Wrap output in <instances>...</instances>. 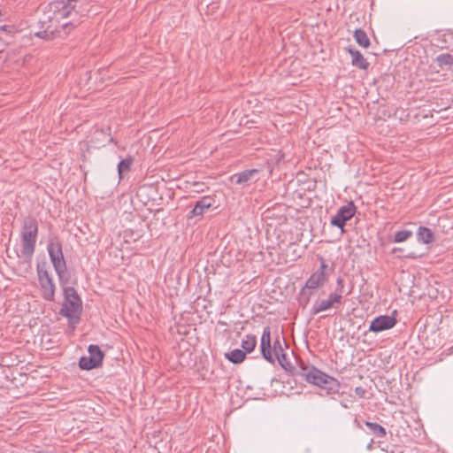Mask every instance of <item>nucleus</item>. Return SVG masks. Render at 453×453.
<instances>
[{
  "mask_svg": "<svg viewBox=\"0 0 453 453\" xmlns=\"http://www.w3.org/2000/svg\"><path fill=\"white\" fill-rule=\"evenodd\" d=\"M47 250L58 274L59 284L63 288L64 303L59 314L68 319L69 325H76L81 319L82 301L76 289L73 287L67 286L70 281V274L67 272L66 262L59 240L58 238L50 239Z\"/></svg>",
  "mask_w": 453,
  "mask_h": 453,
  "instance_id": "1",
  "label": "nucleus"
},
{
  "mask_svg": "<svg viewBox=\"0 0 453 453\" xmlns=\"http://www.w3.org/2000/svg\"><path fill=\"white\" fill-rule=\"evenodd\" d=\"M297 374L303 377L308 383L319 387L321 390L319 393L321 396H328L333 400H337L344 395V392H341V383L337 379L313 365L308 366L301 362Z\"/></svg>",
  "mask_w": 453,
  "mask_h": 453,
  "instance_id": "2",
  "label": "nucleus"
},
{
  "mask_svg": "<svg viewBox=\"0 0 453 453\" xmlns=\"http://www.w3.org/2000/svg\"><path fill=\"white\" fill-rule=\"evenodd\" d=\"M88 356H82L79 360V367L81 370H93L102 365L105 357L104 351L99 346L90 344L88 348Z\"/></svg>",
  "mask_w": 453,
  "mask_h": 453,
  "instance_id": "3",
  "label": "nucleus"
},
{
  "mask_svg": "<svg viewBox=\"0 0 453 453\" xmlns=\"http://www.w3.org/2000/svg\"><path fill=\"white\" fill-rule=\"evenodd\" d=\"M357 210V208L353 201L349 202L346 205L341 206L336 214L332 217L330 220L331 226L340 228L343 233L346 222L355 216Z\"/></svg>",
  "mask_w": 453,
  "mask_h": 453,
  "instance_id": "4",
  "label": "nucleus"
},
{
  "mask_svg": "<svg viewBox=\"0 0 453 453\" xmlns=\"http://www.w3.org/2000/svg\"><path fill=\"white\" fill-rule=\"evenodd\" d=\"M396 311H394L390 316L380 315L374 318L370 324L369 331L377 334L393 328L397 323V319L394 315Z\"/></svg>",
  "mask_w": 453,
  "mask_h": 453,
  "instance_id": "5",
  "label": "nucleus"
},
{
  "mask_svg": "<svg viewBox=\"0 0 453 453\" xmlns=\"http://www.w3.org/2000/svg\"><path fill=\"white\" fill-rule=\"evenodd\" d=\"M342 296L338 293H331L327 299L320 301L318 304H315L311 309V314L317 315L324 311L331 308H338L342 303Z\"/></svg>",
  "mask_w": 453,
  "mask_h": 453,
  "instance_id": "6",
  "label": "nucleus"
},
{
  "mask_svg": "<svg viewBox=\"0 0 453 453\" xmlns=\"http://www.w3.org/2000/svg\"><path fill=\"white\" fill-rule=\"evenodd\" d=\"M20 255L18 256L23 258L22 263L27 264V267L30 268L32 257L35 251L36 241L20 236Z\"/></svg>",
  "mask_w": 453,
  "mask_h": 453,
  "instance_id": "7",
  "label": "nucleus"
},
{
  "mask_svg": "<svg viewBox=\"0 0 453 453\" xmlns=\"http://www.w3.org/2000/svg\"><path fill=\"white\" fill-rule=\"evenodd\" d=\"M260 351L262 357L271 364L275 363V358L273 357L272 351V339H271V328L270 326H265L263 330V334L261 336V343H260Z\"/></svg>",
  "mask_w": 453,
  "mask_h": 453,
  "instance_id": "8",
  "label": "nucleus"
},
{
  "mask_svg": "<svg viewBox=\"0 0 453 453\" xmlns=\"http://www.w3.org/2000/svg\"><path fill=\"white\" fill-rule=\"evenodd\" d=\"M39 224L35 218L28 216L23 220L20 236L37 241Z\"/></svg>",
  "mask_w": 453,
  "mask_h": 453,
  "instance_id": "9",
  "label": "nucleus"
},
{
  "mask_svg": "<svg viewBox=\"0 0 453 453\" xmlns=\"http://www.w3.org/2000/svg\"><path fill=\"white\" fill-rule=\"evenodd\" d=\"M214 203L215 199L212 196H203L196 203L194 208L188 213L187 218L190 219L196 216H203L205 210L210 209Z\"/></svg>",
  "mask_w": 453,
  "mask_h": 453,
  "instance_id": "10",
  "label": "nucleus"
},
{
  "mask_svg": "<svg viewBox=\"0 0 453 453\" xmlns=\"http://www.w3.org/2000/svg\"><path fill=\"white\" fill-rule=\"evenodd\" d=\"M76 0H55L52 4L58 11V14L62 18L77 16V12L74 10L75 5L72 3Z\"/></svg>",
  "mask_w": 453,
  "mask_h": 453,
  "instance_id": "11",
  "label": "nucleus"
},
{
  "mask_svg": "<svg viewBox=\"0 0 453 453\" xmlns=\"http://www.w3.org/2000/svg\"><path fill=\"white\" fill-rule=\"evenodd\" d=\"M327 281V274L322 272L313 273L306 280L304 287L301 289V294H303L305 288L316 289L325 285Z\"/></svg>",
  "mask_w": 453,
  "mask_h": 453,
  "instance_id": "12",
  "label": "nucleus"
},
{
  "mask_svg": "<svg viewBox=\"0 0 453 453\" xmlns=\"http://www.w3.org/2000/svg\"><path fill=\"white\" fill-rule=\"evenodd\" d=\"M346 50L351 56V64L354 66L362 70H366L369 67L370 64L367 62V60L364 58V56L358 50L352 47H349L346 48Z\"/></svg>",
  "mask_w": 453,
  "mask_h": 453,
  "instance_id": "13",
  "label": "nucleus"
},
{
  "mask_svg": "<svg viewBox=\"0 0 453 453\" xmlns=\"http://www.w3.org/2000/svg\"><path fill=\"white\" fill-rule=\"evenodd\" d=\"M42 294V296L44 300L52 302L55 299L56 286L52 278L39 281Z\"/></svg>",
  "mask_w": 453,
  "mask_h": 453,
  "instance_id": "14",
  "label": "nucleus"
},
{
  "mask_svg": "<svg viewBox=\"0 0 453 453\" xmlns=\"http://www.w3.org/2000/svg\"><path fill=\"white\" fill-rule=\"evenodd\" d=\"M256 173H257V169L244 170L241 173L233 174L230 177V181L236 185H242L243 183L248 182L252 178V176Z\"/></svg>",
  "mask_w": 453,
  "mask_h": 453,
  "instance_id": "15",
  "label": "nucleus"
},
{
  "mask_svg": "<svg viewBox=\"0 0 453 453\" xmlns=\"http://www.w3.org/2000/svg\"><path fill=\"white\" fill-rule=\"evenodd\" d=\"M417 238L419 242L430 244L434 242V234L426 226H419L417 232Z\"/></svg>",
  "mask_w": 453,
  "mask_h": 453,
  "instance_id": "16",
  "label": "nucleus"
},
{
  "mask_svg": "<svg viewBox=\"0 0 453 453\" xmlns=\"http://www.w3.org/2000/svg\"><path fill=\"white\" fill-rule=\"evenodd\" d=\"M133 162H134L133 157L128 156L125 159H122L118 164V174H119V179H122L123 176L131 170V165H132Z\"/></svg>",
  "mask_w": 453,
  "mask_h": 453,
  "instance_id": "17",
  "label": "nucleus"
},
{
  "mask_svg": "<svg viewBox=\"0 0 453 453\" xmlns=\"http://www.w3.org/2000/svg\"><path fill=\"white\" fill-rule=\"evenodd\" d=\"M226 357L233 364H240L244 361L246 358V353L239 349H235L231 350L228 353H226Z\"/></svg>",
  "mask_w": 453,
  "mask_h": 453,
  "instance_id": "18",
  "label": "nucleus"
},
{
  "mask_svg": "<svg viewBox=\"0 0 453 453\" xmlns=\"http://www.w3.org/2000/svg\"><path fill=\"white\" fill-rule=\"evenodd\" d=\"M354 38L357 43L361 47L368 48L371 44L365 31L361 28H357L354 31Z\"/></svg>",
  "mask_w": 453,
  "mask_h": 453,
  "instance_id": "19",
  "label": "nucleus"
},
{
  "mask_svg": "<svg viewBox=\"0 0 453 453\" xmlns=\"http://www.w3.org/2000/svg\"><path fill=\"white\" fill-rule=\"evenodd\" d=\"M256 346L257 337L254 334H247L242 341V347L246 354L251 353L255 349Z\"/></svg>",
  "mask_w": 453,
  "mask_h": 453,
  "instance_id": "20",
  "label": "nucleus"
},
{
  "mask_svg": "<svg viewBox=\"0 0 453 453\" xmlns=\"http://www.w3.org/2000/svg\"><path fill=\"white\" fill-rule=\"evenodd\" d=\"M283 345L288 348V343L285 338L283 336L280 337V335H277L273 341V345L272 346L273 357H278L279 354L285 352Z\"/></svg>",
  "mask_w": 453,
  "mask_h": 453,
  "instance_id": "21",
  "label": "nucleus"
},
{
  "mask_svg": "<svg viewBox=\"0 0 453 453\" xmlns=\"http://www.w3.org/2000/svg\"><path fill=\"white\" fill-rule=\"evenodd\" d=\"M365 426L378 438H384L387 435L386 429L378 423L365 421Z\"/></svg>",
  "mask_w": 453,
  "mask_h": 453,
  "instance_id": "22",
  "label": "nucleus"
},
{
  "mask_svg": "<svg viewBox=\"0 0 453 453\" xmlns=\"http://www.w3.org/2000/svg\"><path fill=\"white\" fill-rule=\"evenodd\" d=\"M435 61L440 67L448 66L450 69L453 65V56L449 53H442L437 56Z\"/></svg>",
  "mask_w": 453,
  "mask_h": 453,
  "instance_id": "23",
  "label": "nucleus"
},
{
  "mask_svg": "<svg viewBox=\"0 0 453 453\" xmlns=\"http://www.w3.org/2000/svg\"><path fill=\"white\" fill-rule=\"evenodd\" d=\"M47 262L42 261L37 263L36 265V271H37V276H38V281H42L43 280L50 279V275L49 274L48 269H47Z\"/></svg>",
  "mask_w": 453,
  "mask_h": 453,
  "instance_id": "24",
  "label": "nucleus"
},
{
  "mask_svg": "<svg viewBox=\"0 0 453 453\" xmlns=\"http://www.w3.org/2000/svg\"><path fill=\"white\" fill-rule=\"evenodd\" d=\"M412 236V232L411 230H401L397 231L394 236L395 242H403L407 241L410 237Z\"/></svg>",
  "mask_w": 453,
  "mask_h": 453,
  "instance_id": "25",
  "label": "nucleus"
},
{
  "mask_svg": "<svg viewBox=\"0 0 453 453\" xmlns=\"http://www.w3.org/2000/svg\"><path fill=\"white\" fill-rule=\"evenodd\" d=\"M80 24V21L77 19H74L73 18L66 23H64L61 27L65 35H68L71 33L72 30H73L77 26Z\"/></svg>",
  "mask_w": 453,
  "mask_h": 453,
  "instance_id": "26",
  "label": "nucleus"
},
{
  "mask_svg": "<svg viewBox=\"0 0 453 453\" xmlns=\"http://www.w3.org/2000/svg\"><path fill=\"white\" fill-rule=\"evenodd\" d=\"M275 360L279 361V364L287 370V366L290 365L289 362L288 361L287 354L285 352L279 354L278 357H273Z\"/></svg>",
  "mask_w": 453,
  "mask_h": 453,
  "instance_id": "27",
  "label": "nucleus"
},
{
  "mask_svg": "<svg viewBox=\"0 0 453 453\" xmlns=\"http://www.w3.org/2000/svg\"><path fill=\"white\" fill-rule=\"evenodd\" d=\"M35 35L39 38L45 39V40H51L53 39V31H49L48 29L39 31L35 34Z\"/></svg>",
  "mask_w": 453,
  "mask_h": 453,
  "instance_id": "28",
  "label": "nucleus"
},
{
  "mask_svg": "<svg viewBox=\"0 0 453 453\" xmlns=\"http://www.w3.org/2000/svg\"><path fill=\"white\" fill-rule=\"evenodd\" d=\"M344 292V280L342 278L338 277L336 280V288L334 293L341 294L342 296Z\"/></svg>",
  "mask_w": 453,
  "mask_h": 453,
  "instance_id": "29",
  "label": "nucleus"
},
{
  "mask_svg": "<svg viewBox=\"0 0 453 453\" xmlns=\"http://www.w3.org/2000/svg\"><path fill=\"white\" fill-rule=\"evenodd\" d=\"M318 259L320 262V266L319 269L316 272H322L323 273H326V270L327 269L328 265H326L325 258L322 256H318Z\"/></svg>",
  "mask_w": 453,
  "mask_h": 453,
  "instance_id": "30",
  "label": "nucleus"
},
{
  "mask_svg": "<svg viewBox=\"0 0 453 453\" xmlns=\"http://www.w3.org/2000/svg\"><path fill=\"white\" fill-rule=\"evenodd\" d=\"M355 393L359 398H364L365 397L366 389L363 387H357L355 388Z\"/></svg>",
  "mask_w": 453,
  "mask_h": 453,
  "instance_id": "31",
  "label": "nucleus"
},
{
  "mask_svg": "<svg viewBox=\"0 0 453 453\" xmlns=\"http://www.w3.org/2000/svg\"><path fill=\"white\" fill-rule=\"evenodd\" d=\"M194 186L196 187V188L194 189L195 192H203L204 190L203 188L204 186L203 183L196 182Z\"/></svg>",
  "mask_w": 453,
  "mask_h": 453,
  "instance_id": "32",
  "label": "nucleus"
},
{
  "mask_svg": "<svg viewBox=\"0 0 453 453\" xmlns=\"http://www.w3.org/2000/svg\"><path fill=\"white\" fill-rule=\"evenodd\" d=\"M372 444H373V440L371 441V442L367 445V449H372Z\"/></svg>",
  "mask_w": 453,
  "mask_h": 453,
  "instance_id": "33",
  "label": "nucleus"
},
{
  "mask_svg": "<svg viewBox=\"0 0 453 453\" xmlns=\"http://www.w3.org/2000/svg\"><path fill=\"white\" fill-rule=\"evenodd\" d=\"M341 405H342L343 408H345V409L349 408V406L346 404V403H344V402H342V401H341Z\"/></svg>",
  "mask_w": 453,
  "mask_h": 453,
  "instance_id": "34",
  "label": "nucleus"
},
{
  "mask_svg": "<svg viewBox=\"0 0 453 453\" xmlns=\"http://www.w3.org/2000/svg\"><path fill=\"white\" fill-rule=\"evenodd\" d=\"M404 257H410V258H415V257H416V256H415V255H413V254H409V255H406V256H404Z\"/></svg>",
  "mask_w": 453,
  "mask_h": 453,
  "instance_id": "35",
  "label": "nucleus"
},
{
  "mask_svg": "<svg viewBox=\"0 0 453 453\" xmlns=\"http://www.w3.org/2000/svg\"><path fill=\"white\" fill-rule=\"evenodd\" d=\"M355 424L357 425V427L361 428V425L357 418H355Z\"/></svg>",
  "mask_w": 453,
  "mask_h": 453,
  "instance_id": "36",
  "label": "nucleus"
},
{
  "mask_svg": "<svg viewBox=\"0 0 453 453\" xmlns=\"http://www.w3.org/2000/svg\"><path fill=\"white\" fill-rule=\"evenodd\" d=\"M402 250H402V249H400V248H398V249L395 248V249L393 250V252H396V251H397V252H400V251H402Z\"/></svg>",
  "mask_w": 453,
  "mask_h": 453,
  "instance_id": "37",
  "label": "nucleus"
},
{
  "mask_svg": "<svg viewBox=\"0 0 453 453\" xmlns=\"http://www.w3.org/2000/svg\"><path fill=\"white\" fill-rule=\"evenodd\" d=\"M309 296L307 297V299L305 300V303L304 304H307L309 303Z\"/></svg>",
  "mask_w": 453,
  "mask_h": 453,
  "instance_id": "38",
  "label": "nucleus"
},
{
  "mask_svg": "<svg viewBox=\"0 0 453 453\" xmlns=\"http://www.w3.org/2000/svg\"><path fill=\"white\" fill-rule=\"evenodd\" d=\"M351 290L348 291L345 295L348 296L349 294H350Z\"/></svg>",
  "mask_w": 453,
  "mask_h": 453,
  "instance_id": "39",
  "label": "nucleus"
}]
</instances>
